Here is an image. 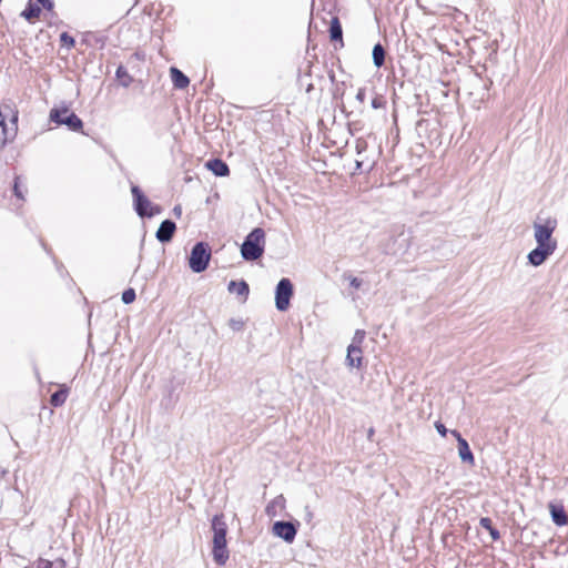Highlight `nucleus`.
Masks as SVG:
<instances>
[{
    "label": "nucleus",
    "mask_w": 568,
    "mask_h": 568,
    "mask_svg": "<svg viewBox=\"0 0 568 568\" xmlns=\"http://www.w3.org/2000/svg\"><path fill=\"white\" fill-rule=\"evenodd\" d=\"M285 508V498L283 495L276 496L267 506L266 514L271 517H275L284 510Z\"/></svg>",
    "instance_id": "nucleus-17"
},
{
    "label": "nucleus",
    "mask_w": 568,
    "mask_h": 568,
    "mask_svg": "<svg viewBox=\"0 0 568 568\" xmlns=\"http://www.w3.org/2000/svg\"><path fill=\"white\" fill-rule=\"evenodd\" d=\"M357 168H361L363 162L361 160H356Z\"/></svg>",
    "instance_id": "nucleus-39"
},
{
    "label": "nucleus",
    "mask_w": 568,
    "mask_h": 568,
    "mask_svg": "<svg viewBox=\"0 0 568 568\" xmlns=\"http://www.w3.org/2000/svg\"><path fill=\"white\" fill-rule=\"evenodd\" d=\"M227 290L230 293L241 296L243 302L246 301L248 293H250L248 285L245 281H240V282L231 281L229 283Z\"/></svg>",
    "instance_id": "nucleus-14"
},
{
    "label": "nucleus",
    "mask_w": 568,
    "mask_h": 568,
    "mask_svg": "<svg viewBox=\"0 0 568 568\" xmlns=\"http://www.w3.org/2000/svg\"><path fill=\"white\" fill-rule=\"evenodd\" d=\"M135 300V291L128 288L122 293V301L124 304H130Z\"/></svg>",
    "instance_id": "nucleus-23"
},
{
    "label": "nucleus",
    "mask_w": 568,
    "mask_h": 568,
    "mask_svg": "<svg viewBox=\"0 0 568 568\" xmlns=\"http://www.w3.org/2000/svg\"><path fill=\"white\" fill-rule=\"evenodd\" d=\"M293 296V285L288 278H282L275 290V306L278 311L284 312L290 306Z\"/></svg>",
    "instance_id": "nucleus-8"
},
{
    "label": "nucleus",
    "mask_w": 568,
    "mask_h": 568,
    "mask_svg": "<svg viewBox=\"0 0 568 568\" xmlns=\"http://www.w3.org/2000/svg\"><path fill=\"white\" fill-rule=\"evenodd\" d=\"M173 212H174V214H176V215H181V213H182V209H181V206H175V207L173 209Z\"/></svg>",
    "instance_id": "nucleus-36"
},
{
    "label": "nucleus",
    "mask_w": 568,
    "mask_h": 568,
    "mask_svg": "<svg viewBox=\"0 0 568 568\" xmlns=\"http://www.w3.org/2000/svg\"><path fill=\"white\" fill-rule=\"evenodd\" d=\"M488 531H489V535L491 536V538L494 540H497L499 538V532L494 527H491Z\"/></svg>",
    "instance_id": "nucleus-34"
},
{
    "label": "nucleus",
    "mask_w": 568,
    "mask_h": 568,
    "mask_svg": "<svg viewBox=\"0 0 568 568\" xmlns=\"http://www.w3.org/2000/svg\"><path fill=\"white\" fill-rule=\"evenodd\" d=\"M13 191H14V194L17 197L23 199V195H22L21 189H20V180L19 179H17L14 182Z\"/></svg>",
    "instance_id": "nucleus-29"
},
{
    "label": "nucleus",
    "mask_w": 568,
    "mask_h": 568,
    "mask_svg": "<svg viewBox=\"0 0 568 568\" xmlns=\"http://www.w3.org/2000/svg\"><path fill=\"white\" fill-rule=\"evenodd\" d=\"M549 510L554 523L557 526H565L568 523L567 515L561 506L549 504Z\"/></svg>",
    "instance_id": "nucleus-16"
},
{
    "label": "nucleus",
    "mask_w": 568,
    "mask_h": 568,
    "mask_svg": "<svg viewBox=\"0 0 568 568\" xmlns=\"http://www.w3.org/2000/svg\"><path fill=\"white\" fill-rule=\"evenodd\" d=\"M558 221L555 216L538 215L532 223L534 239L537 246L556 251L557 240L554 237V232L557 229Z\"/></svg>",
    "instance_id": "nucleus-1"
},
{
    "label": "nucleus",
    "mask_w": 568,
    "mask_h": 568,
    "mask_svg": "<svg viewBox=\"0 0 568 568\" xmlns=\"http://www.w3.org/2000/svg\"><path fill=\"white\" fill-rule=\"evenodd\" d=\"M229 325L234 331H241L243 328L244 324L242 321L232 318V320H230Z\"/></svg>",
    "instance_id": "nucleus-28"
},
{
    "label": "nucleus",
    "mask_w": 568,
    "mask_h": 568,
    "mask_svg": "<svg viewBox=\"0 0 568 568\" xmlns=\"http://www.w3.org/2000/svg\"><path fill=\"white\" fill-rule=\"evenodd\" d=\"M364 337H365V332L364 331H361V329H357L355 332V335L353 337V342L352 344H355V345H358L361 346V344L363 343L364 341Z\"/></svg>",
    "instance_id": "nucleus-26"
},
{
    "label": "nucleus",
    "mask_w": 568,
    "mask_h": 568,
    "mask_svg": "<svg viewBox=\"0 0 568 568\" xmlns=\"http://www.w3.org/2000/svg\"><path fill=\"white\" fill-rule=\"evenodd\" d=\"M41 12V9L40 7L38 6H33V4H29L28 8L26 10L22 11L21 16L28 20V21H32L33 19L38 18L39 14Z\"/></svg>",
    "instance_id": "nucleus-22"
},
{
    "label": "nucleus",
    "mask_w": 568,
    "mask_h": 568,
    "mask_svg": "<svg viewBox=\"0 0 568 568\" xmlns=\"http://www.w3.org/2000/svg\"><path fill=\"white\" fill-rule=\"evenodd\" d=\"M372 105H373V108H375V109H376V108H378V106H379V103H378V101L375 99V100H373Z\"/></svg>",
    "instance_id": "nucleus-38"
},
{
    "label": "nucleus",
    "mask_w": 568,
    "mask_h": 568,
    "mask_svg": "<svg viewBox=\"0 0 568 568\" xmlns=\"http://www.w3.org/2000/svg\"><path fill=\"white\" fill-rule=\"evenodd\" d=\"M176 225L171 220H165L160 224V227L156 231V239L162 243L170 242L175 232Z\"/></svg>",
    "instance_id": "nucleus-13"
},
{
    "label": "nucleus",
    "mask_w": 568,
    "mask_h": 568,
    "mask_svg": "<svg viewBox=\"0 0 568 568\" xmlns=\"http://www.w3.org/2000/svg\"><path fill=\"white\" fill-rule=\"evenodd\" d=\"M116 75H118V78H120V79H122V78H124V77H125V80H122V84H123L124 87H128V85L130 84V78L128 77V74H126L125 70H124L122 67L118 68V70H116Z\"/></svg>",
    "instance_id": "nucleus-27"
},
{
    "label": "nucleus",
    "mask_w": 568,
    "mask_h": 568,
    "mask_svg": "<svg viewBox=\"0 0 568 568\" xmlns=\"http://www.w3.org/2000/svg\"><path fill=\"white\" fill-rule=\"evenodd\" d=\"M213 530V558L217 565H224L229 559V550L226 547L227 525L223 515H215L212 519Z\"/></svg>",
    "instance_id": "nucleus-2"
},
{
    "label": "nucleus",
    "mask_w": 568,
    "mask_h": 568,
    "mask_svg": "<svg viewBox=\"0 0 568 568\" xmlns=\"http://www.w3.org/2000/svg\"><path fill=\"white\" fill-rule=\"evenodd\" d=\"M274 536L282 538L286 542H293L296 536V527L290 521H276L272 527Z\"/></svg>",
    "instance_id": "nucleus-9"
},
{
    "label": "nucleus",
    "mask_w": 568,
    "mask_h": 568,
    "mask_svg": "<svg viewBox=\"0 0 568 568\" xmlns=\"http://www.w3.org/2000/svg\"><path fill=\"white\" fill-rule=\"evenodd\" d=\"M47 568H67V562L64 559L59 558L55 559L54 561H49L47 564Z\"/></svg>",
    "instance_id": "nucleus-24"
},
{
    "label": "nucleus",
    "mask_w": 568,
    "mask_h": 568,
    "mask_svg": "<svg viewBox=\"0 0 568 568\" xmlns=\"http://www.w3.org/2000/svg\"><path fill=\"white\" fill-rule=\"evenodd\" d=\"M555 251L548 250L541 246H536L534 250H531L528 255L527 260L528 263L535 267L540 266L544 264L547 258L554 254Z\"/></svg>",
    "instance_id": "nucleus-10"
},
{
    "label": "nucleus",
    "mask_w": 568,
    "mask_h": 568,
    "mask_svg": "<svg viewBox=\"0 0 568 568\" xmlns=\"http://www.w3.org/2000/svg\"><path fill=\"white\" fill-rule=\"evenodd\" d=\"M356 99L359 100L361 102H363L364 99H365V90L359 89L357 94H356Z\"/></svg>",
    "instance_id": "nucleus-35"
},
{
    "label": "nucleus",
    "mask_w": 568,
    "mask_h": 568,
    "mask_svg": "<svg viewBox=\"0 0 568 568\" xmlns=\"http://www.w3.org/2000/svg\"><path fill=\"white\" fill-rule=\"evenodd\" d=\"M67 397H68V389H60V390L55 392L54 394H52V396L50 398V403L54 407H59L62 404H64Z\"/></svg>",
    "instance_id": "nucleus-21"
},
{
    "label": "nucleus",
    "mask_w": 568,
    "mask_h": 568,
    "mask_svg": "<svg viewBox=\"0 0 568 568\" xmlns=\"http://www.w3.org/2000/svg\"><path fill=\"white\" fill-rule=\"evenodd\" d=\"M60 40H61L63 45H67V47H73L74 45V39L71 36H69L67 32H63L61 34Z\"/></svg>",
    "instance_id": "nucleus-25"
},
{
    "label": "nucleus",
    "mask_w": 568,
    "mask_h": 568,
    "mask_svg": "<svg viewBox=\"0 0 568 568\" xmlns=\"http://www.w3.org/2000/svg\"><path fill=\"white\" fill-rule=\"evenodd\" d=\"M349 284L351 286H353L354 288H359L362 286V280L357 278V277H351L349 278Z\"/></svg>",
    "instance_id": "nucleus-32"
},
{
    "label": "nucleus",
    "mask_w": 568,
    "mask_h": 568,
    "mask_svg": "<svg viewBox=\"0 0 568 568\" xmlns=\"http://www.w3.org/2000/svg\"><path fill=\"white\" fill-rule=\"evenodd\" d=\"M450 434L458 442V455L463 462H467L469 464H474V455L469 448L468 443L464 439L457 430H450Z\"/></svg>",
    "instance_id": "nucleus-11"
},
{
    "label": "nucleus",
    "mask_w": 568,
    "mask_h": 568,
    "mask_svg": "<svg viewBox=\"0 0 568 568\" xmlns=\"http://www.w3.org/2000/svg\"><path fill=\"white\" fill-rule=\"evenodd\" d=\"M385 61V50L382 44L377 43L373 48V62L375 67L381 68Z\"/></svg>",
    "instance_id": "nucleus-20"
},
{
    "label": "nucleus",
    "mask_w": 568,
    "mask_h": 568,
    "mask_svg": "<svg viewBox=\"0 0 568 568\" xmlns=\"http://www.w3.org/2000/svg\"><path fill=\"white\" fill-rule=\"evenodd\" d=\"M480 526L487 530H489L491 526V520L487 517L480 519Z\"/></svg>",
    "instance_id": "nucleus-31"
},
{
    "label": "nucleus",
    "mask_w": 568,
    "mask_h": 568,
    "mask_svg": "<svg viewBox=\"0 0 568 568\" xmlns=\"http://www.w3.org/2000/svg\"><path fill=\"white\" fill-rule=\"evenodd\" d=\"M329 37L333 41H339L343 45V31L337 17L332 18L329 24Z\"/></svg>",
    "instance_id": "nucleus-18"
},
{
    "label": "nucleus",
    "mask_w": 568,
    "mask_h": 568,
    "mask_svg": "<svg viewBox=\"0 0 568 568\" xmlns=\"http://www.w3.org/2000/svg\"><path fill=\"white\" fill-rule=\"evenodd\" d=\"M435 428L436 430L442 435V436H446L447 434V428L445 427L444 424L439 423V422H436L435 423Z\"/></svg>",
    "instance_id": "nucleus-30"
},
{
    "label": "nucleus",
    "mask_w": 568,
    "mask_h": 568,
    "mask_svg": "<svg viewBox=\"0 0 568 568\" xmlns=\"http://www.w3.org/2000/svg\"><path fill=\"white\" fill-rule=\"evenodd\" d=\"M210 258L211 252L207 244L199 242L192 248L191 256L189 258L190 268L194 273H201L206 270Z\"/></svg>",
    "instance_id": "nucleus-5"
},
{
    "label": "nucleus",
    "mask_w": 568,
    "mask_h": 568,
    "mask_svg": "<svg viewBox=\"0 0 568 568\" xmlns=\"http://www.w3.org/2000/svg\"><path fill=\"white\" fill-rule=\"evenodd\" d=\"M131 192L134 199L136 213L140 216L151 217L160 213V207L153 205L152 202L146 196L143 195V193L140 191L138 186H132Z\"/></svg>",
    "instance_id": "nucleus-7"
},
{
    "label": "nucleus",
    "mask_w": 568,
    "mask_h": 568,
    "mask_svg": "<svg viewBox=\"0 0 568 568\" xmlns=\"http://www.w3.org/2000/svg\"><path fill=\"white\" fill-rule=\"evenodd\" d=\"M50 120L57 124H64L72 131L82 129V121L73 112H69L67 106L53 108L50 111Z\"/></svg>",
    "instance_id": "nucleus-6"
},
{
    "label": "nucleus",
    "mask_w": 568,
    "mask_h": 568,
    "mask_svg": "<svg viewBox=\"0 0 568 568\" xmlns=\"http://www.w3.org/2000/svg\"><path fill=\"white\" fill-rule=\"evenodd\" d=\"M264 231L260 227L254 229L245 239L241 247L244 260L255 261L262 256L264 252Z\"/></svg>",
    "instance_id": "nucleus-4"
},
{
    "label": "nucleus",
    "mask_w": 568,
    "mask_h": 568,
    "mask_svg": "<svg viewBox=\"0 0 568 568\" xmlns=\"http://www.w3.org/2000/svg\"><path fill=\"white\" fill-rule=\"evenodd\" d=\"M305 510H306L307 519H308V520H311V519H312V517H313L312 511L310 510V508H308V507H306V508H305Z\"/></svg>",
    "instance_id": "nucleus-37"
},
{
    "label": "nucleus",
    "mask_w": 568,
    "mask_h": 568,
    "mask_svg": "<svg viewBox=\"0 0 568 568\" xmlns=\"http://www.w3.org/2000/svg\"><path fill=\"white\" fill-rule=\"evenodd\" d=\"M346 365L349 367L361 368L363 365V352L361 346L351 344L347 347Z\"/></svg>",
    "instance_id": "nucleus-12"
},
{
    "label": "nucleus",
    "mask_w": 568,
    "mask_h": 568,
    "mask_svg": "<svg viewBox=\"0 0 568 568\" xmlns=\"http://www.w3.org/2000/svg\"><path fill=\"white\" fill-rule=\"evenodd\" d=\"M206 168L212 171L216 176H226L230 172L229 166L220 159L210 160L206 162Z\"/></svg>",
    "instance_id": "nucleus-15"
},
{
    "label": "nucleus",
    "mask_w": 568,
    "mask_h": 568,
    "mask_svg": "<svg viewBox=\"0 0 568 568\" xmlns=\"http://www.w3.org/2000/svg\"><path fill=\"white\" fill-rule=\"evenodd\" d=\"M18 131V112L9 104L0 105V149L13 140Z\"/></svg>",
    "instance_id": "nucleus-3"
},
{
    "label": "nucleus",
    "mask_w": 568,
    "mask_h": 568,
    "mask_svg": "<svg viewBox=\"0 0 568 568\" xmlns=\"http://www.w3.org/2000/svg\"><path fill=\"white\" fill-rule=\"evenodd\" d=\"M38 2L41 3L48 10H51L53 7V3L51 0H38Z\"/></svg>",
    "instance_id": "nucleus-33"
},
{
    "label": "nucleus",
    "mask_w": 568,
    "mask_h": 568,
    "mask_svg": "<svg viewBox=\"0 0 568 568\" xmlns=\"http://www.w3.org/2000/svg\"><path fill=\"white\" fill-rule=\"evenodd\" d=\"M172 82L175 88L178 89H184L189 85V79L186 75H184L179 69L171 68L170 70Z\"/></svg>",
    "instance_id": "nucleus-19"
}]
</instances>
